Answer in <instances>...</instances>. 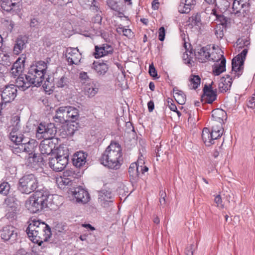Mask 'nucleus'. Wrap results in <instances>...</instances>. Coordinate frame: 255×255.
<instances>
[{
	"mask_svg": "<svg viewBox=\"0 0 255 255\" xmlns=\"http://www.w3.org/2000/svg\"><path fill=\"white\" fill-rule=\"evenodd\" d=\"M31 68H29L27 74L24 76H18L16 79V83L19 87L22 88L23 91L28 89L31 86L40 87L43 84L44 88L47 89L49 87H52L53 78L50 77L49 75L45 78L46 75L39 72L32 71Z\"/></svg>",
	"mask_w": 255,
	"mask_h": 255,
	"instance_id": "nucleus-1",
	"label": "nucleus"
},
{
	"mask_svg": "<svg viewBox=\"0 0 255 255\" xmlns=\"http://www.w3.org/2000/svg\"><path fill=\"white\" fill-rule=\"evenodd\" d=\"M42 191L34 192L29 197V203L26 202V206L30 213H37L51 207L53 195L48 189Z\"/></svg>",
	"mask_w": 255,
	"mask_h": 255,
	"instance_id": "nucleus-2",
	"label": "nucleus"
},
{
	"mask_svg": "<svg viewBox=\"0 0 255 255\" xmlns=\"http://www.w3.org/2000/svg\"><path fill=\"white\" fill-rule=\"evenodd\" d=\"M113 145L108 146L99 158L100 163L108 168L120 169L123 162V153L120 150L110 151Z\"/></svg>",
	"mask_w": 255,
	"mask_h": 255,
	"instance_id": "nucleus-3",
	"label": "nucleus"
},
{
	"mask_svg": "<svg viewBox=\"0 0 255 255\" xmlns=\"http://www.w3.org/2000/svg\"><path fill=\"white\" fill-rule=\"evenodd\" d=\"M75 115H69L70 120H63L60 121L62 125L59 129V135L61 138H66L72 137L76 131L78 130L80 125L77 122L79 117V113H76Z\"/></svg>",
	"mask_w": 255,
	"mask_h": 255,
	"instance_id": "nucleus-4",
	"label": "nucleus"
},
{
	"mask_svg": "<svg viewBox=\"0 0 255 255\" xmlns=\"http://www.w3.org/2000/svg\"><path fill=\"white\" fill-rule=\"evenodd\" d=\"M38 180L34 174H25L19 179L17 189L21 194H30L33 192Z\"/></svg>",
	"mask_w": 255,
	"mask_h": 255,
	"instance_id": "nucleus-5",
	"label": "nucleus"
},
{
	"mask_svg": "<svg viewBox=\"0 0 255 255\" xmlns=\"http://www.w3.org/2000/svg\"><path fill=\"white\" fill-rule=\"evenodd\" d=\"M58 138L44 139L38 146V150L44 157L57 154L59 148Z\"/></svg>",
	"mask_w": 255,
	"mask_h": 255,
	"instance_id": "nucleus-6",
	"label": "nucleus"
},
{
	"mask_svg": "<svg viewBox=\"0 0 255 255\" xmlns=\"http://www.w3.org/2000/svg\"><path fill=\"white\" fill-rule=\"evenodd\" d=\"M17 87L13 84L6 85L0 88L1 102L0 103V112L3 109V105L13 101L16 97Z\"/></svg>",
	"mask_w": 255,
	"mask_h": 255,
	"instance_id": "nucleus-7",
	"label": "nucleus"
},
{
	"mask_svg": "<svg viewBox=\"0 0 255 255\" xmlns=\"http://www.w3.org/2000/svg\"><path fill=\"white\" fill-rule=\"evenodd\" d=\"M0 237L4 242H9L12 244L20 238L19 230L12 225H7L0 230Z\"/></svg>",
	"mask_w": 255,
	"mask_h": 255,
	"instance_id": "nucleus-8",
	"label": "nucleus"
},
{
	"mask_svg": "<svg viewBox=\"0 0 255 255\" xmlns=\"http://www.w3.org/2000/svg\"><path fill=\"white\" fill-rule=\"evenodd\" d=\"M28 224L26 229L25 232L27 235L28 238H33V235L36 233L37 231L41 230H46L50 232V226L44 222H41L39 220L30 218L28 221Z\"/></svg>",
	"mask_w": 255,
	"mask_h": 255,
	"instance_id": "nucleus-9",
	"label": "nucleus"
},
{
	"mask_svg": "<svg viewBox=\"0 0 255 255\" xmlns=\"http://www.w3.org/2000/svg\"><path fill=\"white\" fill-rule=\"evenodd\" d=\"M98 200L101 205L105 208H108L113 205L114 202V194L111 188L105 184L103 189L99 191Z\"/></svg>",
	"mask_w": 255,
	"mask_h": 255,
	"instance_id": "nucleus-10",
	"label": "nucleus"
},
{
	"mask_svg": "<svg viewBox=\"0 0 255 255\" xmlns=\"http://www.w3.org/2000/svg\"><path fill=\"white\" fill-rule=\"evenodd\" d=\"M67 193L74 197L77 203L86 204L89 201L90 198L88 192L80 186H73V188H69Z\"/></svg>",
	"mask_w": 255,
	"mask_h": 255,
	"instance_id": "nucleus-11",
	"label": "nucleus"
},
{
	"mask_svg": "<svg viewBox=\"0 0 255 255\" xmlns=\"http://www.w3.org/2000/svg\"><path fill=\"white\" fill-rule=\"evenodd\" d=\"M55 159L49 158V166L55 172H60L63 170L66 167L69 162V155L55 156Z\"/></svg>",
	"mask_w": 255,
	"mask_h": 255,
	"instance_id": "nucleus-12",
	"label": "nucleus"
},
{
	"mask_svg": "<svg viewBox=\"0 0 255 255\" xmlns=\"http://www.w3.org/2000/svg\"><path fill=\"white\" fill-rule=\"evenodd\" d=\"M210 51V46L207 45L200 48V49H195L194 52L196 58L199 62L204 63L207 60L217 61L218 59L214 56V53L211 54Z\"/></svg>",
	"mask_w": 255,
	"mask_h": 255,
	"instance_id": "nucleus-13",
	"label": "nucleus"
},
{
	"mask_svg": "<svg viewBox=\"0 0 255 255\" xmlns=\"http://www.w3.org/2000/svg\"><path fill=\"white\" fill-rule=\"evenodd\" d=\"M250 0H234L232 5V13L237 16L247 14L250 11Z\"/></svg>",
	"mask_w": 255,
	"mask_h": 255,
	"instance_id": "nucleus-14",
	"label": "nucleus"
},
{
	"mask_svg": "<svg viewBox=\"0 0 255 255\" xmlns=\"http://www.w3.org/2000/svg\"><path fill=\"white\" fill-rule=\"evenodd\" d=\"M222 135L221 131L211 132L209 128L205 127L202 130L201 136L205 145L209 147L215 144V140L221 138Z\"/></svg>",
	"mask_w": 255,
	"mask_h": 255,
	"instance_id": "nucleus-15",
	"label": "nucleus"
},
{
	"mask_svg": "<svg viewBox=\"0 0 255 255\" xmlns=\"http://www.w3.org/2000/svg\"><path fill=\"white\" fill-rule=\"evenodd\" d=\"M213 84V82H212L211 84L207 85H205L203 91V94L201 96L202 102H204V104H209L211 107V104L215 101L217 99V89L213 90L212 88V85ZM202 106L204 107V103L202 104Z\"/></svg>",
	"mask_w": 255,
	"mask_h": 255,
	"instance_id": "nucleus-16",
	"label": "nucleus"
},
{
	"mask_svg": "<svg viewBox=\"0 0 255 255\" xmlns=\"http://www.w3.org/2000/svg\"><path fill=\"white\" fill-rule=\"evenodd\" d=\"M44 157L40 153L36 152L30 155H28L25 158L26 165L30 168H37L44 165L45 161Z\"/></svg>",
	"mask_w": 255,
	"mask_h": 255,
	"instance_id": "nucleus-17",
	"label": "nucleus"
},
{
	"mask_svg": "<svg viewBox=\"0 0 255 255\" xmlns=\"http://www.w3.org/2000/svg\"><path fill=\"white\" fill-rule=\"evenodd\" d=\"M52 233L51 228L50 227V232L46 230H41L37 231L36 234L33 235V238H28L33 243L37 244L41 246L44 242H47L49 239L51 237Z\"/></svg>",
	"mask_w": 255,
	"mask_h": 255,
	"instance_id": "nucleus-18",
	"label": "nucleus"
},
{
	"mask_svg": "<svg viewBox=\"0 0 255 255\" xmlns=\"http://www.w3.org/2000/svg\"><path fill=\"white\" fill-rule=\"evenodd\" d=\"M65 56L68 64L70 65H78L81 58V54L76 48L67 49Z\"/></svg>",
	"mask_w": 255,
	"mask_h": 255,
	"instance_id": "nucleus-19",
	"label": "nucleus"
},
{
	"mask_svg": "<svg viewBox=\"0 0 255 255\" xmlns=\"http://www.w3.org/2000/svg\"><path fill=\"white\" fill-rule=\"evenodd\" d=\"M113 52V47L111 45L105 43L102 45L95 46L94 55L96 58H99L109 54H112Z\"/></svg>",
	"mask_w": 255,
	"mask_h": 255,
	"instance_id": "nucleus-20",
	"label": "nucleus"
},
{
	"mask_svg": "<svg viewBox=\"0 0 255 255\" xmlns=\"http://www.w3.org/2000/svg\"><path fill=\"white\" fill-rule=\"evenodd\" d=\"M88 153L80 150L74 153L72 158L73 165L76 168L83 167L86 163Z\"/></svg>",
	"mask_w": 255,
	"mask_h": 255,
	"instance_id": "nucleus-21",
	"label": "nucleus"
},
{
	"mask_svg": "<svg viewBox=\"0 0 255 255\" xmlns=\"http://www.w3.org/2000/svg\"><path fill=\"white\" fill-rule=\"evenodd\" d=\"M28 37L26 35H19L15 40L13 47V52L18 55L26 48V43L28 42Z\"/></svg>",
	"mask_w": 255,
	"mask_h": 255,
	"instance_id": "nucleus-22",
	"label": "nucleus"
},
{
	"mask_svg": "<svg viewBox=\"0 0 255 255\" xmlns=\"http://www.w3.org/2000/svg\"><path fill=\"white\" fill-rule=\"evenodd\" d=\"M217 61L220 60V64H215L213 66V73L215 76H219L223 72L226 71V60L223 54H220L218 56Z\"/></svg>",
	"mask_w": 255,
	"mask_h": 255,
	"instance_id": "nucleus-23",
	"label": "nucleus"
},
{
	"mask_svg": "<svg viewBox=\"0 0 255 255\" xmlns=\"http://www.w3.org/2000/svg\"><path fill=\"white\" fill-rule=\"evenodd\" d=\"M24 152L30 155L37 152L38 149V143L35 139H29L28 141L23 142V143Z\"/></svg>",
	"mask_w": 255,
	"mask_h": 255,
	"instance_id": "nucleus-24",
	"label": "nucleus"
},
{
	"mask_svg": "<svg viewBox=\"0 0 255 255\" xmlns=\"http://www.w3.org/2000/svg\"><path fill=\"white\" fill-rule=\"evenodd\" d=\"M224 113L225 115L223 116L222 118L215 116L214 114H212V118L215 121L219 122L221 125L212 126V128H210V131L211 132L221 131V132L223 133L224 129L222 127V124H225V122L227 121L228 118L227 113Z\"/></svg>",
	"mask_w": 255,
	"mask_h": 255,
	"instance_id": "nucleus-25",
	"label": "nucleus"
},
{
	"mask_svg": "<svg viewBox=\"0 0 255 255\" xmlns=\"http://www.w3.org/2000/svg\"><path fill=\"white\" fill-rule=\"evenodd\" d=\"M129 174V182L133 187L136 185L139 179L138 174H136V164L135 163H131L128 170Z\"/></svg>",
	"mask_w": 255,
	"mask_h": 255,
	"instance_id": "nucleus-26",
	"label": "nucleus"
},
{
	"mask_svg": "<svg viewBox=\"0 0 255 255\" xmlns=\"http://www.w3.org/2000/svg\"><path fill=\"white\" fill-rule=\"evenodd\" d=\"M91 67L98 75L103 76L106 74L109 69V66L107 63L96 61L93 62Z\"/></svg>",
	"mask_w": 255,
	"mask_h": 255,
	"instance_id": "nucleus-27",
	"label": "nucleus"
},
{
	"mask_svg": "<svg viewBox=\"0 0 255 255\" xmlns=\"http://www.w3.org/2000/svg\"><path fill=\"white\" fill-rule=\"evenodd\" d=\"M63 174V177H67L68 178H71L72 182L76 185V180L81 176V175L83 174V172H80L79 169H78L76 170L68 169L64 171Z\"/></svg>",
	"mask_w": 255,
	"mask_h": 255,
	"instance_id": "nucleus-28",
	"label": "nucleus"
},
{
	"mask_svg": "<svg viewBox=\"0 0 255 255\" xmlns=\"http://www.w3.org/2000/svg\"><path fill=\"white\" fill-rule=\"evenodd\" d=\"M29 68L31 69L32 72L33 70H35L34 71L35 72L44 74V75L46 76V72L47 69V64L43 61H37L35 64L31 65Z\"/></svg>",
	"mask_w": 255,
	"mask_h": 255,
	"instance_id": "nucleus-29",
	"label": "nucleus"
},
{
	"mask_svg": "<svg viewBox=\"0 0 255 255\" xmlns=\"http://www.w3.org/2000/svg\"><path fill=\"white\" fill-rule=\"evenodd\" d=\"M25 57L18 58L16 62L14 63L11 69V72L12 74L16 76L17 74H19V72H21L24 67V63L25 62Z\"/></svg>",
	"mask_w": 255,
	"mask_h": 255,
	"instance_id": "nucleus-30",
	"label": "nucleus"
},
{
	"mask_svg": "<svg viewBox=\"0 0 255 255\" xmlns=\"http://www.w3.org/2000/svg\"><path fill=\"white\" fill-rule=\"evenodd\" d=\"M233 83V79L230 78V80H226L225 77H222L220 79V82L219 83V89L221 93H226L229 90L231 87Z\"/></svg>",
	"mask_w": 255,
	"mask_h": 255,
	"instance_id": "nucleus-31",
	"label": "nucleus"
},
{
	"mask_svg": "<svg viewBox=\"0 0 255 255\" xmlns=\"http://www.w3.org/2000/svg\"><path fill=\"white\" fill-rule=\"evenodd\" d=\"M99 85L92 83L87 85L84 87V92L86 95L89 97H94L98 92Z\"/></svg>",
	"mask_w": 255,
	"mask_h": 255,
	"instance_id": "nucleus-32",
	"label": "nucleus"
},
{
	"mask_svg": "<svg viewBox=\"0 0 255 255\" xmlns=\"http://www.w3.org/2000/svg\"><path fill=\"white\" fill-rule=\"evenodd\" d=\"M189 25L194 26H198L200 27L202 25L201 21V16L200 13H196L190 17L188 19Z\"/></svg>",
	"mask_w": 255,
	"mask_h": 255,
	"instance_id": "nucleus-33",
	"label": "nucleus"
},
{
	"mask_svg": "<svg viewBox=\"0 0 255 255\" xmlns=\"http://www.w3.org/2000/svg\"><path fill=\"white\" fill-rule=\"evenodd\" d=\"M6 197L4 199L3 205L9 209L17 208V204L16 203L17 199L15 196L13 195H8L6 196Z\"/></svg>",
	"mask_w": 255,
	"mask_h": 255,
	"instance_id": "nucleus-34",
	"label": "nucleus"
},
{
	"mask_svg": "<svg viewBox=\"0 0 255 255\" xmlns=\"http://www.w3.org/2000/svg\"><path fill=\"white\" fill-rule=\"evenodd\" d=\"M57 133V128L54 123H49L46 125L45 139L55 138L54 137Z\"/></svg>",
	"mask_w": 255,
	"mask_h": 255,
	"instance_id": "nucleus-35",
	"label": "nucleus"
},
{
	"mask_svg": "<svg viewBox=\"0 0 255 255\" xmlns=\"http://www.w3.org/2000/svg\"><path fill=\"white\" fill-rule=\"evenodd\" d=\"M14 113L12 116L10 120L11 126L12 128L11 130H12V133L14 132L18 131L20 128V115H14Z\"/></svg>",
	"mask_w": 255,
	"mask_h": 255,
	"instance_id": "nucleus-36",
	"label": "nucleus"
},
{
	"mask_svg": "<svg viewBox=\"0 0 255 255\" xmlns=\"http://www.w3.org/2000/svg\"><path fill=\"white\" fill-rule=\"evenodd\" d=\"M9 138L11 141L14 142L15 145L20 144L24 140V137L23 134L19 133L18 134L17 131L12 133V130H11L9 133Z\"/></svg>",
	"mask_w": 255,
	"mask_h": 255,
	"instance_id": "nucleus-37",
	"label": "nucleus"
},
{
	"mask_svg": "<svg viewBox=\"0 0 255 255\" xmlns=\"http://www.w3.org/2000/svg\"><path fill=\"white\" fill-rule=\"evenodd\" d=\"M162 130L160 128H159L157 130H156L155 129H152L151 130L150 135V138L151 140H152L153 142V144H152V146H154L155 143H158L160 142V137L161 134Z\"/></svg>",
	"mask_w": 255,
	"mask_h": 255,
	"instance_id": "nucleus-38",
	"label": "nucleus"
},
{
	"mask_svg": "<svg viewBox=\"0 0 255 255\" xmlns=\"http://www.w3.org/2000/svg\"><path fill=\"white\" fill-rule=\"evenodd\" d=\"M17 4L16 1L12 0H1V7L3 10L9 12Z\"/></svg>",
	"mask_w": 255,
	"mask_h": 255,
	"instance_id": "nucleus-39",
	"label": "nucleus"
},
{
	"mask_svg": "<svg viewBox=\"0 0 255 255\" xmlns=\"http://www.w3.org/2000/svg\"><path fill=\"white\" fill-rule=\"evenodd\" d=\"M11 186L10 184L3 181L0 183V194L3 196H7L10 192Z\"/></svg>",
	"mask_w": 255,
	"mask_h": 255,
	"instance_id": "nucleus-40",
	"label": "nucleus"
},
{
	"mask_svg": "<svg viewBox=\"0 0 255 255\" xmlns=\"http://www.w3.org/2000/svg\"><path fill=\"white\" fill-rule=\"evenodd\" d=\"M184 46L186 49L185 52L183 54V59L184 61V63L187 65L191 64V61L192 59V57L191 56V54L193 53V49H191L189 51L190 54L189 55L187 53L188 51V48H187L186 42H184Z\"/></svg>",
	"mask_w": 255,
	"mask_h": 255,
	"instance_id": "nucleus-41",
	"label": "nucleus"
},
{
	"mask_svg": "<svg viewBox=\"0 0 255 255\" xmlns=\"http://www.w3.org/2000/svg\"><path fill=\"white\" fill-rule=\"evenodd\" d=\"M190 87L192 89H196L198 88V86L200 84L201 79L198 75H191L190 80Z\"/></svg>",
	"mask_w": 255,
	"mask_h": 255,
	"instance_id": "nucleus-42",
	"label": "nucleus"
},
{
	"mask_svg": "<svg viewBox=\"0 0 255 255\" xmlns=\"http://www.w3.org/2000/svg\"><path fill=\"white\" fill-rule=\"evenodd\" d=\"M132 163H135L136 165L140 168V172L141 174H144L145 172L148 171V167L145 165H144L145 162L140 157H139L137 160L136 162H132Z\"/></svg>",
	"mask_w": 255,
	"mask_h": 255,
	"instance_id": "nucleus-43",
	"label": "nucleus"
},
{
	"mask_svg": "<svg viewBox=\"0 0 255 255\" xmlns=\"http://www.w3.org/2000/svg\"><path fill=\"white\" fill-rule=\"evenodd\" d=\"M174 98L176 102L180 105H183L186 101V96L182 91H179L175 93Z\"/></svg>",
	"mask_w": 255,
	"mask_h": 255,
	"instance_id": "nucleus-44",
	"label": "nucleus"
},
{
	"mask_svg": "<svg viewBox=\"0 0 255 255\" xmlns=\"http://www.w3.org/2000/svg\"><path fill=\"white\" fill-rule=\"evenodd\" d=\"M241 56L239 54L237 55L234 57L232 60V69L236 72H240V71L238 70V67L239 65L241 64Z\"/></svg>",
	"mask_w": 255,
	"mask_h": 255,
	"instance_id": "nucleus-45",
	"label": "nucleus"
},
{
	"mask_svg": "<svg viewBox=\"0 0 255 255\" xmlns=\"http://www.w3.org/2000/svg\"><path fill=\"white\" fill-rule=\"evenodd\" d=\"M17 208L9 209L8 212L5 214L6 218L11 221L16 220L17 218Z\"/></svg>",
	"mask_w": 255,
	"mask_h": 255,
	"instance_id": "nucleus-46",
	"label": "nucleus"
},
{
	"mask_svg": "<svg viewBox=\"0 0 255 255\" xmlns=\"http://www.w3.org/2000/svg\"><path fill=\"white\" fill-rule=\"evenodd\" d=\"M216 19L219 22V23L217 25H220L227 28L228 22L230 19L223 14H220V15H217V18Z\"/></svg>",
	"mask_w": 255,
	"mask_h": 255,
	"instance_id": "nucleus-47",
	"label": "nucleus"
},
{
	"mask_svg": "<svg viewBox=\"0 0 255 255\" xmlns=\"http://www.w3.org/2000/svg\"><path fill=\"white\" fill-rule=\"evenodd\" d=\"M29 26L33 30L39 29L41 27V22L38 18L33 17L30 20Z\"/></svg>",
	"mask_w": 255,
	"mask_h": 255,
	"instance_id": "nucleus-48",
	"label": "nucleus"
},
{
	"mask_svg": "<svg viewBox=\"0 0 255 255\" xmlns=\"http://www.w3.org/2000/svg\"><path fill=\"white\" fill-rule=\"evenodd\" d=\"M46 125L40 123L36 128V134H41L42 137L45 139L46 137Z\"/></svg>",
	"mask_w": 255,
	"mask_h": 255,
	"instance_id": "nucleus-49",
	"label": "nucleus"
},
{
	"mask_svg": "<svg viewBox=\"0 0 255 255\" xmlns=\"http://www.w3.org/2000/svg\"><path fill=\"white\" fill-rule=\"evenodd\" d=\"M226 28L220 25H217L215 28V34L219 39H222L224 35V30Z\"/></svg>",
	"mask_w": 255,
	"mask_h": 255,
	"instance_id": "nucleus-50",
	"label": "nucleus"
},
{
	"mask_svg": "<svg viewBox=\"0 0 255 255\" xmlns=\"http://www.w3.org/2000/svg\"><path fill=\"white\" fill-rule=\"evenodd\" d=\"M61 181L60 182L61 185L70 186V188H73L75 185L71 180V178H68L67 177H63V175L61 177Z\"/></svg>",
	"mask_w": 255,
	"mask_h": 255,
	"instance_id": "nucleus-51",
	"label": "nucleus"
},
{
	"mask_svg": "<svg viewBox=\"0 0 255 255\" xmlns=\"http://www.w3.org/2000/svg\"><path fill=\"white\" fill-rule=\"evenodd\" d=\"M188 115V122L191 124L195 125L196 122L199 120L198 114L195 115L194 113L192 114L191 113H186ZM198 114V113H197Z\"/></svg>",
	"mask_w": 255,
	"mask_h": 255,
	"instance_id": "nucleus-52",
	"label": "nucleus"
},
{
	"mask_svg": "<svg viewBox=\"0 0 255 255\" xmlns=\"http://www.w3.org/2000/svg\"><path fill=\"white\" fill-rule=\"evenodd\" d=\"M159 145H155V153L156 157H160L161 155H163L166 154L167 152L166 151H164L162 149V145L161 144V142H159Z\"/></svg>",
	"mask_w": 255,
	"mask_h": 255,
	"instance_id": "nucleus-53",
	"label": "nucleus"
},
{
	"mask_svg": "<svg viewBox=\"0 0 255 255\" xmlns=\"http://www.w3.org/2000/svg\"><path fill=\"white\" fill-rule=\"evenodd\" d=\"M248 51L247 49H244L241 53L239 54V55L241 56V64H240L239 67H238L237 71H241L242 69H243V66L244 64V62L245 61L246 57L248 53Z\"/></svg>",
	"mask_w": 255,
	"mask_h": 255,
	"instance_id": "nucleus-54",
	"label": "nucleus"
},
{
	"mask_svg": "<svg viewBox=\"0 0 255 255\" xmlns=\"http://www.w3.org/2000/svg\"><path fill=\"white\" fill-rule=\"evenodd\" d=\"M108 5L113 10L119 11L120 8L117 1L114 0H107Z\"/></svg>",
	"mask_w": 255,
	"mask_h": 255,
	"instance_id": "nucleus-55",
	"label": "nucleus"
},
{
	"mask_svg": "<svg viewBox=\"0 0 255 255\" xmlns=\"http://www.w3.org/2000/svg\"><path fill=\"white\" fill-rule=\"evenodd\" d=\"M197 249V245L191 244L188 246L185 250V255H193L194 252Z\"/></svg>",
	"mask_w": 255,
	"mask_h": 255,
	"instance_id": "nucleus-56",
	"label": "nucleus"
},
{
	"mask_svg": "<svg viewBox=\"0 0 255 255\" xmlns=\"http://www.w3.org/2000/svg\"><path fill=\"white\" fill-rule=\"evenodd\" d=\"M192 8L191 6L185 5V2H182L178 7V10L180 13H188L190 11Z\"/></svg>",
	"mask_w": 255,
	"mask_h": 255,
	"instance_id": "nucleus-57",
	"label": "nucleus"
},
{
	"mask_svg": "<svg viewBox=\"0 0 255 255\" xmlns=\"http://www.w3.org/2000/svg\"><path fill=\"white\" fill-rule=\"evenodd\" d=\"M56 86L59 88L67 87L68 86L66 78L62 76L59 80H58L55 83Z\"/></svg>",
	"mask_w": 255,
	"mask_h": 255,
	"instance_id": "nucleus-58",
	"label": "nucleus"
},
{
	"mask_svg": "<svg viewBox=\"0 0 255 255\" xmlns=\"http://www.w3.org/2000/svg\"><path fill=\"white\" fill-rule=\"evenodd\" d=\"M52 3L56 5L57 4L59 6L66 5L68 3L71 2L72 0H49Z\"/></svg>",
	"mask_w": 255,
	"mask_h": 255,
	"instance_id": "nucleus-59",
	"label": "nucleus"
},
{
	"mask_svg": "<svg viewBox=\"0 0 255 255\" xmlns=\"http://www.w3.org/2000/svg\"><path fill=\"white\" fill-rule=\"evenodd\" d=\"M111 145L113 146L110 148V151H118V149H119L120 152H122L121 146L118 142L114 141H111L110 144L109 146H111Z\"/></svg>",
	"mask_w": 255,
	"mask_h": 255,
	"instance_id": "nucleus-60",
	"label": "nucleus"
},
{
	"mask_svg": "<svg viewBox=\"0 0 255 255\" xmlns=\"http://www.w3.org/2000/svg\"><path fill=\"white\" fill-rule=\"evenodd\" d=\"M47 189H48V188L44 186L43 184H41L39 180H38L37 183L36 184V186L34 188L33 192V193H34V192H42V191Z\"/></svg>",
	"mask_w": 255,
	"mask_h": 255,
	"instance_id": "nucleus-61",
	"label": "nucleus"
},
{
	"mask_svg": "<svg viewBox=\"0 0 255 255\" xmlns=\"http://www.w3.org/2000/svg\"><path fill=\"white\" fill-rule=\"evenodd\" d=\"M148 72L149 75L153 78H158L157 71L153 63L149 65Z\"/></svg>",
	"mask_w": 255,
	"mask_h": 255,
	"instance_id": "nucleus-62",
	"label": "nucleus"
},
{
	"mask_svg": "<svg viewBox=\"0 0 255 255\" xmlns=\"http://www.w3.org/2000/svg\"><path fill=\"white\" fill-rule=\"evenodd\" d=\"M80 4L83 6H90L93 5L96 7H98L94 4V0H79Z\"/></svg>",
	"mask_w": 255,
	"mask_h": 255,
	"instance_id": "nucleus-63",
	"label": "nucleus"
},
{
	"mask_svg": "<svg viewBox=\"0 0 255 255\" xmlns=\"http://www.w3.org/2000/svg\"><path fill=\"white\" fill-rule=\"evenodd\" d=\"M14 255H32L31 253L27 252L23 248L18 250Z\"/></svg>",
	"mask_w": 255,
	"mask_h": 255,
	"instance_id": "nucleus-64",
	"label": "nucleus"
}]
</instances>
